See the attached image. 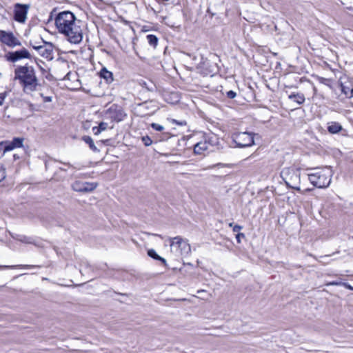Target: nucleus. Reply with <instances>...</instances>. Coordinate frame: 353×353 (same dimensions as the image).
Returning <instances> with one entry per match:
<instances>
[{
    "label": "nucleus",
    "instance_id": "29",
    "mask_svg": "<svg viewBox=\"0 0 353 353\" xmlns=\"http://www.w3.org/2000/svg\"><path fill=\"white\" fill-rule=\"evenodd\" d=\"M6 268H28L30 265H12V266H5Z\"/></svg>",
    "mask_w": 353,
    "mask_h": 353
},
{
    "label": "nucleus",
    "instance_id": "18",
    "mask_svg": "<svg viewBox=\"0 0 353 353\" xmlns=\"http://www.w3.org/2000/svg\"><path fill=\"white\" fill-rule=\"evenodd\" d=\"M108 128V123L105 122H101L99 127H94L92 130L95 134H100L102 131L105 130Z\"/></svg>",
    "mask_w": 353,
    "mask_h": 353
},
{
    "label": "nucleus",
    "instance_id": "14",
    "mask_svg": "<svg viewBox=\"0 0 353 353\" xmlns=\"http://www.w3.org/2000/svg\"><path fill=\"white\" fill-rule=\"evenodd\" d=\"M327 129L330 134H337L343 130V127L339 122L330 121L327 124Z\"/></svg>",
    "mask_w": 353,
    "mask_h": 353
},
{
    "label": "nucleus",
    "instance_id": "10",
    "mask_svg": "<svg viewBox=\"0 0 353 353\" xmlns=\"http://www.w3.org/2000/svg\"><path fill=\"white\" fill-rule=\"evenodd\" d=\"M29 6L26 4H17L14 7V20L19 23H25L27 19Z\"/></svg>",
    "mask_w": 353,
    "mask_h": 353
},
{
    "label": "nucleus",
    "instance_id": "34",
    "mask_svg": "<svg viewBox=\"0 0 353 353\" xmlns=\"http://www.w3.org/2000/svg\"><path fill=\"white\" fill-rule=\"evenodd\" d=\"M345 288H348V289H350V290H353V288L351 287L350 285L347 284V283H343V284Z\"/></svg>",
    "mask_w": 353,
    "mask_h": 353
},
{
    "label": "nucleus",
    "instance_id": "20",
    "mask_svg": "<svg viewBox=\"0 0 353 353\" xmlns=\"http://www.w3.org/2000/svg\"><path fill=\"white\" fill-rule=\"evenodd\" d=\"M146 39H147L148 43L151 46H152L154 48L157 46V43H158V39H157V37L155 35H154V34H148L146 37Z\"/></svg>",
    "mask_w": 353,
    "mask_h": 353
},
{
    "label": "nucleus",
    "instance_id": "28",
    "mask_svg": "<svg viewBox=\"0 0 353 353\" xmlns=\"http://www.w3.org/2000/svg\"><path fill=\"white\" fill-rule=\"evenodd\" d=\"M242 229V227L241 225H235L233 226V232H239Z\"/></svg>",
    "mask_w": 353,
    "mask_h": 353
},
{
    "label": "nucleus",
    "instance_id": "6",
    "mask_svg": "<svg viewBox=\"0 0 353 353\" xmlns=\"http://www.w3.org/2000/svg\"><path fill=\"white\" fill-rule=\"evenodd\" d=\"M254 134L250 132H243L234 133L232 139L239 148L250 147L254 144Z\"/></svg>",
    "mask_w": 353,
    "mask_h": 353
},
{
    "label": "nucleus",
    "instance_id": "2",
    "mask_svg": "<svg viewBox=\"0 0 353 353\" xmlns=\"http://www.w3.org/2000/svg\"><path fill=\"white\" fill-rule=\"evenodd\" d=\"M14 79L19 80L26 93L30 94L37 90L38 80L32 66H18L14 70Z\"/></svg>",
    "mask_w": 353,
    "mask_h": 353
},
{
    "label": "nucleus",
    "instance_id": "35",
    "mask_svg": "<svg viewBox=\"0 0 353 353\" xmlns=\"http://www.w3.org/2000/svg\"><path fill=\"white\" fill-rule=\"evenodd\" d=\"M350 94L349 95V97H353V89H351L350 90Z\"/></svg>",
    "mask_w": 353,
    "mask_h": 353
},
{
    "label": "nucleus",
    "instance_id": "21",
    "mask_svg": "<svg viewBox=\"0 0 353 353\" xmlns=\"http://www.w3.org/2000/svg\"><path fill=\"white\" fill-rule=\"evenodd\" d=\"M16 239L25 243L29 244L32 243L31 238L23 235H17Z\"/></svg>",
    "mask_w": 353,
    "mask_h": 353
},
{
    "label": "nucleus",
    "instance_id": "25",
    "mask_svg": "<svg viewBox=\"0 0 353 353\" xmlns=\"http://www.w3.org/2000/svg\"><path fill=\"white\" fill-rule=\"evenodd\" d=\"M236 92L232 90H230L227 92V97L230 99H234L236 97Z\"/></svg>",
    "mask_w": 353,
    "mask_h": 353
},
{
    "label": "nucleus",
    "instance_id": "1",
    "mask_svg": "<svg viewBox=\"0 0 353 353\" xmlns=\"http://www.w3.org/2000/svg\"><path fill=\"white\" fill-rule=\"evenodd\" d=\"M54 24L59 33L72 44H79L83 39V31L73 13L64 11L55 17Z\"/></svg>",
    "mask_w": 353,
    "mask_h": 353
},
{
    "label": "nucleus",
    "instance_id": "22",
    "mask_svg": "<svg viewBox=\"0 0 353 353\" xmlns=\"http://www.w3.org/2000/svg\"><path fill=\"white\" fill-rule=\"evenodd\" d=\"M142 141L145 146H150L152 143V139L148 136L143 137Z\"/></svg>",
    "mask_w": 353,
    "mask_h": 353
},
{
    "label": "nucleus",
    "instance_id": "17",
    "mask_svg": "<svg viewBox=\"0 0 353 353\" xmlns=\"http://www.w3.org/2000/svg\"><path fill=\"white\" fill-rule=\"evenodd\" d=\"M289 99L297 103L298 104H302L305 101V97L303 94H292L289 96Z\"/></svg>",
    "mask_w": 353,
    "mask_h": 353
},
{
    "label": "nucleus",
    "instance_id": "26",
    "mask_svg": "<svg viewBox=\"0 0 353 353\" xmlns=\"http://www.w3.org/2000/svg\"><path fill=\"white\" fill-rule=\"evenodd\" d=\"M215 167H218V168L229 167V168H231V165H229V164L218 163V164L214 165L212 166V168H215Z\"/></svg>",
    "mask_w": 353,
    "mask_h": 353
},
{
    "label": "nucleus",
    "instance_id": "9",
    "mask_svg": "<svg viewBox=\"0 0 353 353\" xmlns=\"http://www.w3.org/2000/svg\"><path fill=\"white\" fill-rule=\"evenodd\" d=\"M23 138H14L12 141H4L0 143V146L3 148V153L12 151L16 148H22L23 145Z\"/></svg>",
    "mask_w": 353,
    "mask_h": 353
},
{
    "label": "nucleus",
    "instance_id": "32",
    "mask_svg": "<svg viewBox=\"0 0 353 353\" xmlns=\"http://www.w3.org/2000/svg\"><path fill=\"white\" fill-rule=\"evenodd\" d=\"M341 284V283L340 282L332 281V282H330V283H327V285H339Z\"/></svg>",
    "mask_w": 353,
    "mask_h": 353
},
{
    "label": "nucleus",
    "instance_id": "33",
    "mask_svg": "<svg viewBox=\"0 0 353 353\" xmlns=\"http://www.w3.org/2000/svg\"><path fill=\"white\" fill-rule=\"evenodd\" d=\"M342 90H343V92L346 95H349V92H350L349 89L346 90V88H343Z\"/></svg>",
    "mask_w": 353,
    "mask_h": 353
},
{
    "label": "nucleus",
    "instance_id": "16",
    "mask_svg": "<svg viewBox=\"0 0 353 353\" xmlns=\"http://www.w3.org/2000/svg\"><path fill=\"white\" fill-rule=\"evenodd\" d=\"M148 256H150L151 258H152V259H155V260H158V261H161V262H162V263H163L165 266H166V265H167L166 260H165L164 258H163V257L160 256L159 255H158V254H157V252H155V250H153V249H150V250H149L148 251Z\"/></svg>",
    "mask_w": 353,
    "mask_h": 353
},
{
    "label": "nucleus",
    "instance_id": "8",
    "mask_svg": "<svg viewBox=\"0 0 353 353\" xmlns=\"http://www.w3.org/2000/svg\"><path fill=\"white\" fill-rule=\"evenodd\" d=\"M0 41L11 48L21 46L20 41L10 32L0 30Z\"/></svg>",
    "mask_w": 353,
    "mask_h": 353
},
{
    "label": "nucleus",
    "instance_id": "11",
    "mask_svg": "<svg viewBox=\"0 0 353 353\" xmlns=\"http://www.w3.org/2000/svg\"><path fill=\"white\" fill-rule=\"evenodd\" d=\"M97 183L83 182L81 181H76L72 185L73 190L77 192H92L97 187Z\"/></svg>",
    "mask_w": 353,
    "mask_h": 353
},
{
    "label": "nucleus",
    "instance_id": "12",
    "mask_svg": "<svg viewBox=\"0 0 353 353\" xmlns=\"http://www.w3.org/2000/svg\"><path fill=\"white\" fill-rule=\"evenodd\" d=\"M211 145L205 139L198 142L194 147V152L196 154H204L210 149Z\"/></svg>",
    "mask_w": 353,
    "mask_h": 353
},
{
    "label": "nucleus",
    "instance_id": "15",
    "mask_svg": "<svg viewBox=\"0 0 353 353\" xmlns=\"http://www.w3.org/2000/svg\"><path fill=\"white\" fill-rule=\"evenodd\" d=\"M100 76L101 78L106 80L108 83H111L113 81L112 73L108 71L106 68H103L100 72Z\"/></svg>",
    "mask_w": 353,
    "mask_h": 353
},
{
    "label": "nucleus",
    "instance_id": "30",
    "mask_svg": "<svg viewBox=\"0 0 353 353\" xmlns=\"http://www.w3.org/2000/svg\"><path fill=\"white\" fill-rule=\"evenodd\" d=\"M244 236H244V234L243 233H239V234H236V239L237 241L239 243L241 241L240 238L241 237H244Z\"/></svg>",
    "mask_w": 353,
    "mask_h": 353
},
{
    "label": "nucleus",
    "instance_id": "13",
    "mask_svg": "<svg viewBox=\"0 0 353 353\" xmlns=\"http://www.w3.org/2000/svg\"><path fill=\"white\" fill-rule=\"evenodd\" d=\"M35 49L38 50L39 54L46 57V59H52V48L51 46H38L34 47Z\"/></svg>",
    "mask_w": 353,
    "mask_h": 353
},
{
    "label": "nucleus",
    "instance_id": "4",
    "mask_svg": "<svg viewBox=\"0 0 353 353\" xmlns=\"http://www.w3.org/2000/svg\"><path fill=\"white\" fill-rule=\"evenodd\" d=\"M300 168L295 165L285 167L280 173L286 185L296 190H300Z\"/></svg>",
    "mask_w": 353,
    "mask_h": 353
},
{
    "label": "nucleus",
    "instance_id": "36",
    "mask_svg": "<svg viewBox=\"0 0 353 353\" xmlns=\"http://www.w3.org/2000/svg\"><path fill=\"white\" fill-rule=\"evenodd\" d=\"M19 158V156H17V154H14V159H18Z\"/></svg>",
    "mask_w": 353,
    "mask_h": 353
},
{
    "label": "nucleus",
    "instance_id": "23",
    "mask_svg": "<svg viewBox=\"0 0 353 353\" xmlns=\"http://www.w3.org/2000/svg\"><path fill=\"white\" fill-rule=\"evenodd\" d=\"M151 126H152V128L153 129H154V130H157V131H159V132H161V131L163 130V129H164V128H163V125H159V124H158V123H152V124H151Z\"/></svg>",
    "mask_w": 353,
    "mask_h": 353
},
{
    "label": "nucleus",
    "instance_id": "31",
    "mask_svg": "<svg viewBox=\"0 0 353 353\" xmlns=\"http://www.w3.org/2000/svg\"><path fill=\"white\" fill-rule=\"evenodd\" d=\"M172 123H176L177 125H185V122H183V121L179 122V121H176V120H175V119H172Z\"/></svg>",
    "mask_w": 353,
    "mask_h": 353
},
{
    "label": "nucleus",
    "instance_id": "7",
    "mask_svg": "<svg viewBox=\"0 0 353 353\" xmlns=\"http://www.w3.org/2000/svg\"><path fill=\"white\" fill-rule=\"evenodd\" d=\"M6 59L10 62H17L21 59H31L30 52L25 48L14 52H9L6 55Z\"/></svg>",
    "mask_w": 353,
    "mask_h": 353
},
{
    "label": "nucleus",
    "instance_id": "24",
    "mask_svg": "<svg viewBox=\"0 0 353 353\" xmlns=\"http://www.w3.org/2000/svg\"><path fill=\"white\" fill-rule=\"evenodd\" d=\"M8 96L7 92L0 93V105H2L5 101L6 98Z\"/></svg>",
    "mask_w": 353,
    "mask_h": 353
},
{
    "label": "nucleus",
    "instance_id": "5",
    "mask_svg": "<svg viewBox=\"0 0 353 353\" xmlns=\"http://www.w3.org/2000/svg\"><path fill=\"white\" fill-rule=\"evenodd\" d=\"M332 176V170L329 168H325L309 174L308 179L314 186L319 188H325L330 185Z\"/></svg>",
    "mask_w": 353,
    "mask_h": 353
},
{
    "label": "nucleus",
    "instance_id": "37",
    "mask_svg": "<svg viewBox=\"0 0 353 353\" xmlns=\"http://www.w3.org/2000/svg\"><path fill=\"white\" fill-rule=\"evenodd\" d=\"M234 223H229V226H230V227H232V228H233V226H234Z\"/></svg>",
    "mask_w": 353,
    "mask_h": 353
},
{
    "label": "nucleus",
    "instance_id": "19",
    "mask_svg": "<svg viewBox=\"0 0 353 353\" xmlns=\"http://www.w3.org/2000/svg\"><path fill=\"white\" fill-rule=\"evenodd\" d=\"M83 140L85 143L89 145L90 148L93 151H97V148L95 146L93 139L89 136H84Z\"/></svg>",
    "mask_w": 353,
    "mask_h": 353
},
{
    "label": "nucleus",
    "instance_id": "27",
    "mask_svg": "<svg viewBox=\"0 0 353 353\" xmlns=\"http://www.w3.org/2000/svg\"><path fill=\"white\" fill-rule=\"evenodd\" d=\"M41 96L43 97V100L44 102H51L52 100V97H45L43 95V94H41Z\"/></svg>",
    "mask_w": 353,
    "mask_h": 353
},
{
    "label": "nucleus",
    "instance_id": "3",
    "mask_svg": "<svg viewBox=\"0 0 353 353\" xmlns=\"http://www.w3.org/2000/svg\"><path fill=\"white\" fill-rule=\"evenodd\" d=\"M170 247V252L175 257H185L191 252V246L188 239L180 236L169 237L166 240Z\"/></svg>",
    "mask_w": 353,
    "mask_h": 353
}]
</instances>
